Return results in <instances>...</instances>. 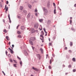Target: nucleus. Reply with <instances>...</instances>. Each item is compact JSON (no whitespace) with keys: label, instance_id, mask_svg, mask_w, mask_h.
Returning a JSON list of instances; mask_svg holds the SVG:
<instances>
[{"label":"nucleus","instance_id":"obj_3","mask_svg":"<svg viewBox=\"0 0 76 76\" xmlns=\"http://www.w3.org/2000/svg\"><path fill=\"white\" fill-rule=\"evenodd\" d=\"M40 39L41 40H44V37H43V35H40Z\"/></svg>","mask_w":76,"mask_h":76},{"label":"nucleus","instance_id":"obj_35","mask_svg":"<svg viewBox=\"0 0 76 76\" xmlns=\"http://www.w3.org/2000/svg\"><path fill=\"white\" fill-rule=\"evenodd\" d=\"M51 61H52V60L50 59V64H51Z\"/></svg>","mask_w":76,"mask_h":76},{"label":"nucleus","instance_id":"obj_34","mask_svg":"<svg viewBox=\"0 0 76 76\" xmlns=\"http://www.w3.org/2000/svg\"><path fill=\"white\" fill-rule=\"evenodd\" d=\"M38 13H37L35 14V15L36 16H38Z\"/></svg>","mask_w":76,"mask_h":76},{"label":"nucleus","instance_id":"obj_7","mask_svg":"<svg viewBox=\"0 0 76 76\" xmlns=\"http://www.w3.org/2000/svg\"><path fill=\"white\" fill-rule=\"evenodd\" d=\"M32 69H33V70H35L36 71H38V69L35 68L34 67H32Z\"/></svg>","mask_w":76,"mask_h":76},{"label":"nucleus","instance_id":"obj_50","mask_svg":"<svg viewBox=\"0 0 76 76\" xmlns=\"http://www.w3.org/2000/svg\"><path fill=\"white\" fill-rule=\"evenodd\" d=\"M53 5L54 6H55V3H53Z\"/></svg>","mask_w":76,"mask_h":76},{"label":"nucleus","instance_id":"obj_48","mask_svg":"<svg viewBox=\"0 0 76 76\" xmlns=\"http://www.w3.org/2000/svg\"><path fill=\"white\" fill-rule=\"evenodd\" d=\"M74 7H76V4H75V5H74Z\"/></svg>","mask_w":76,"mask_h":76},{"label":"nucleus","instance_id":"obj_24","mask_svg":"<svg viewBox=\"0 0 76 76\" xmlns=\"http://www.w3.org/2000/svg\"><path fill=\"white\" fill-rule=\"evenodd\" d=\"M28 7H29V8H30V9H31V8L32 7V6L30 5H28Z\"/></svg>","mask_w":76,"mask_h":76},{"label":"nucleus","instance_id":"obj_19","mask_svg":"<svg viewBox=\"0 0 76 76\" xmlns=\"http://www.w3.org/2000/svg\"><path fill=\"white\" fill-rule=\"evenodd\" d=\"M20 9L21 10H22V9H23V7H22V6H20Z\"/></svg>","mask_w":76,"mask_h":76},{"label":"nucleus","instance_id":"obj_44","mask_svg":"<svg viewBox=\"0 0 76 76\" xmlns=\"http://www.w3.org/2000/svg\"><path fill=\"white\" fill-rule=\"evenodd\" d=\"M48 55H46V58H48Z\"/></svg>","mask_w":76,"mask_h":76},{"label":"nucleus","instance_id":"obj_23","mask_svg":"<svg viewBox=\"0 0 76 76\" xmlns=\"http://www.w3.org/2000/svg\"><path fill=\"white\" fill-rule=\"evenodd\" d=\"M41 34L42 35H44V32L43 31H41Z\"/></svg>","mask_w":76,"mask_h":76},{"label":"nucleus","instance_id":"obj_20","mask_svg":"<svg viewBox=\"0 0 76 76\" xmlns=\"http://www.w3.org/2000/svg\"><path fill=\"white\" fill-rule=\"evenodd\" d=\"M70 46H72L73 45V43H72V42H71L70 43Z\"/></svg>","mask_w":76,"mask_h":76},{"label":"nucleus","instance_id":"obj_57","mask_svg":"<svg viewBox=\"0 0 76 76\" xmlns=\"http://www.w3.org/2000/svg\"><path fill=\"white\" fill-rule=\"evenodd\" d=\"M10 42H9V45H10Z\"/></svg>","mask_w":76,"mask_h":76},{"label":"nucleus","instance_id":"obj_63","mask_svg":"<svg viewBox=\"0 0 76 76\" xmlns=\"http://www.w3.org/2000/svg\"><path fill=\"white\" fill-rule=\"evenodd\" d=\"M60 10H61V9H60Z\"/></svg>","mask_w":76,"mask_h":76},{"label":"nucleus","instance_id":"obj_17","mask_svg":"<svg viewBox=\"0 0 76 76\" xmlns=\"http://www.w3.org/2000/svg\"><path fill=\"white\" fill-rule=\"evenodd\" d=\"M31 32L33 33V32H34V28H32L31 29Z\"/></svg>","mask_w":76,"mask_h":76},{"label":"nucleus","instance_id":"obj_28","mask_svg":"<svg viewBox=\"0 0 76 76\" xmlns=\"http://www.w3.org/2000/svg\"><path fill=\"white\" fill-rule=\"evenodd\" d=\"M35 12H38V10H37V9H35V10L34 11Z\"/></svg>","mask_w":76,"mask_h":76},{"label":"nucleus","instance_id":"obj_18","mask_svg":"<svg viewBox=\"0 0 76 76\" xmlns=\"http://www.w3.org/2000/svg\"><path fill=\"white\" fill-rule=\"evenodd\" d=\"M40 50L41 51V53H43V49L42 48H41L40 49Z\"/></svg>","mask_w":76,"mask_h":76},{"label":"nucleus","instance_id":"obj_11","mask_svg":"<svg viewBox=\"0 0 76 76\" xmlns=\"http://www.w3.org/2000/svg\"><path fill=\"white\" fill-rule=\"evenodd\" d=\"M7 6H5V10L6 12H7V10L8 9V8L7 7H6Z\"/></svg>","mask_w":76,"mask_h":76},{"label":"nucleus","instance_id":"obj_55","mask_svg":"<svg viewBox=\"0 0 76 76\" xmlns=\"http://www.w3.org/2000/svg\"><path fill=\"white\" fill-rule=\"evenodd\" d=\"M18 18H19V19H20V17H18Z\"/></svg>","mask_w":76,"mask_h":76},{"label":"nucleus","instance_id":"obj_15","mask_svg":"<svg viewBox=\"0 0 76 76\" xmlns=\"http://www.w3.org/2000/svg\"><path fill=\"white\" fill-rule=\"evenodd\" d=\"M39 20L40 22H42L43 21V19H40Z\"/></svg>","mask_w":76,"mask_h":76},{"label":"nucleus","instance_id":"obj_46","mask_svg":"<svg viewBox=\"0 0 76 76\" xmlns=\"http://www.w3.org/2000/svg\"><path fill=\"white\" fill-rule=\"evenodd\" d=\"M8 57H11V56H10V55H8Z\"/></svg>","mask_w":76,"mask_h":76},{"label":"nucleus","instance_id":"obj_10","mask_svg":"<svg viewBox=\"0 0 76 76\" xmlns=\"http://www.w3.org/2000/svg\"><path fill=\"white\" fill-rule=\"evenodd\" d=\"M29 42L30 43V44H31V45H33V42H32V41L31 40H29Z\"/></svg>","mask_w":76,"mask_h":76},{"label":"nucleus","instance_id":"obj_51","mask_svg":"<svg viewBox=\"0 0 76 76\" xmlns=\"http://www.w3.org/2000/svg\"><path fill=\"white\" fill-rule=\"evenodd\" d=\"M6 3L7 4H8V3H9V2H8V1H7Z\"/></svg>","mask_w":76,"mask_h":76},{"label":"nucleus","instance_id":"obj_53","mask_svg":"<svg viewBox=\"0 0 76 76\" xmlns=\"http://www.w3.org/2000/svg\"><path fill=\"white\" fill-rule=\"evenodd\" d=\"M12 47H14V45H12Z\"/></svg>","mask_w":76,"mask_h":76},{"label":"nucleus","instance_id":"obj_41","mask_svg":"<svg viewBox=\"0 0 76 76\" xmlns=\"http://www.w3.org/2000/svg\"><path fill=\"white\" fill-rule=\"evenodd\" d=\"M40 27L41 28V29H40V31H41V30H42V26H41L40 25Z\"/></svg>","mask_w":76,"mask_h":76},{"label":"nucleus","instance_id":"obj_22","mask_svg":"<svg viewBox=\"0 0 76 76\" xmlns=\"http://www.w3.org/2000/svg\"><path fill=\"white\" fill-rule=\"evenodd\" d=\"M72 61H74V62H75V58H72Z\"/></svg>","mask_w":76,"mask_h":76},{"label":"nucleus","instance_id":"obj_45","mask_svg":"<svg viewBox=\"0 0 76 76\" xmlns=\"http://www.w3.org/2000/svg\"><path fill=\"white\" fill-rule=\"evenodd\" d=\"M6 55L7 56V51H6Z\"/></svg>","mask_w":76,"mask_h":76},{"label":"nucleus","instance_id":"obj_31","mask_svg":"<svg viewBox=\"0 0 76 76\" xmlns=\"http://www.w3.org/2000/svg\"><path fill=\"white\" fill-rule=\"evenodd\" d=\"M19 25H18L17 26V27H16V29H18V27H19Z\"/></svg>","mask_w":76,"mask_h":76},{"label":"nucleus","instance_id":"obj_36","mask_svg":"<svg viewBox=\"0 0 76 76\" xmlns=\"http://www.w3.org/2000/svg\"><path fill=\"white\" fill-rule=\"evenodd\" d=\"M49 69H51V66H49Z\"/></svg>","mask_w":76,"mask_h":76},{"label":"nucleus","instance_id":"obj_43","mask_svg":"<svg viewBox=\"0 0 76 76\" xmlns=\"http://www.w3.org/2000/svg\"><path fill=\"white\" fill-rule=\"evenodd\" d=\"M67 47H65L64 48V50H67Z\"/></svg>","mask_w":76,"mask_h":76},{"label":"nucleus","instance_id":"obj_61","mask_svg":"<svg viewBox=\"0 0 76 76\" xmlns=\"http://www.w3.org/2000/svg\"><path fill=\"white\" fill-rule=\"evenodd\" d=\"M0 6L1 7H2V5H1Z\"/></svg>","mask_w":76,"mask_h":76},{"label":"nucleus","instance_id":"obj_56","mask_svg":"<svg viewBox=\"0 0 76 76\" xmlns=\"http://www.w3.org/2000/svg\"><path fill=\"white\" fill-rule=\"evenodd\" d=\"M42 42H44V40H42Z\"/></svg>","mask_w":76,"mask_h":76},{"label":"nucleus","instance_id":"obj_54","mask_svg":"<svg viewBox=\"0 0 76 76\" xmlns=\"http://www.w3.org/2000/svg\"><path fill=\"white\" fill-rule=\"evenodd\" d=\"M49 42H50V38H49Z\"/></svg>","mask_w":76,"mask_h":76},{"label":"nucleus","instance_id":"obj_21","mask_svg":"<svg viewBox=\"0 0 76 76\" xmlns=\"http://www.w3.org/2000/svg\"><path fill=\"white\" fill-rule=\"evenodd\" d=\"M4 32L5 33H7V31L6 29H5L4 30Z\"/></svg>","mask_w":76,"mask_h":76},{"label":"nucleus","instance_id":"obj_25","mask_svg":"<svg viewBox=\"0 0 76 76\" xmlns=\"http://www.w3.org/2000/svg\"><path fill=\"white\" fill-rule=\"evenodd\" d=\"M50 23H51V21H50V20H48V24H50Z\"/></svg>","mask_w":76,"mask_h":76},{"label":"nucleus","instance_id":"obj_64","mask_svg":"<svg viewBox=\"0 0 76 76\" xmlns=\"http://www.w3.org/2000/svg\"><path fill=\"white\" fill-rule=\"evenodd\" d=\"M24 76H25V75H24Z\"/></svg>","mask_w":76,"mask_h":76},{"label":"nucleus","instance_id":"obj_62","mask_svg":"<svg viewBox=\"0 0 76 76\" xmlns=\"http://www.w3.org/2000/svg\"><path fill=\"white\" fill-rule=\"evenodd\" d=\"M43 45H41V46H42Z\"/></svg>","mask_w":76,"mask_h":76},{"label":"nucleus","instance_id":"obj_40","mask_svg":"<svg viewBox=\"0 0 76 76\" xmlns=\"http://www.w3.org/2000/svg\"><path fill=\"white\" fill-rule=\"evenodd\" d=\"M68 51L69 53H72V50H69Z\"/></svg>","mask_w":76,"mask_h":76},{"label":"nucleus","instance_id":"obj_1","mask_svg":"<svg viewBox=\"0 0 76 76\" xmlns=\"http://www.w3.org/2000/svg\"><path fill=\"white\" fill-rule=\"evenodd\" d=\"M38 26H39V24H38V23H35L34 26V28L36 29H38Z\"/></svg>","mask_w":76,"mask_h":76},{"label":"nucleus","instance_id":"obj_38","mask_svg":"<svg viewBox=\"0 0 76 76\" xmlns=\"http://www.w3.org/2000/svg\"><path fill=\"white\" fill-rule=\"evenodd\" d=\"M73 72H76V70L75 69H73Z\"/></svg>","mask_w":76,"mask_h":76},{"label":"nucleus","instance_id":"obj_49","mask_svg":"<svg viewBox=\"0 0 76 76\" xmlns=\"http://www.w3.org/2000/svg\"><path fill=\"white\" fill-rule=\"evenodd\" d=\"M18 58V59H19V60H20V58H19V57L17 56Z\"/></svg>","mask_w":76,"mask_h":76},{"label":"nucleus","instance_id":"obj_27","mask_svg":"<svg viewBox=\"0 0 76 76\" xmlns=\"http://www.w3.org/2000/svg\"><path fill=\"white\" fill-rule=\"evenodd\" d=\"M20 63L21 66H22V61H20Z\"/></svg>","mask_w":76,"mask_h":76},{"label":"nucleus","instance_id":"obj_14","mask_svg":"<svg viewBox=\"0 0 76 76\" xmlns=\"http://www.w3.org/2000/svg\"><path fill=\"white\" fill-rule=\"evenodd\" d=\"M54 14H56V9H55L54 10Z\"/></svg>","mask_w":76,"mask_h":76},{"label":"nucleus","instance_id":"obj_8","mask_svg":"<svg viewBox=\"0 0 76 76\" xmlns=\"http://www.w3.org/2000/svg\"><path fill=\"white\" fill-rule=\"evenodd\" d=\"M8 18L9 19V22L10 23H11V20H10V15L9 14H8Z\"/></svg>","mask_w":76,"mask_h":76},{"label":"nucleus","instance_id":"obj_32","mask_svg":"<svg viewBox=\"0 0 76 76\" xmlns=\"http://www.w3.org/2000/svg\"><path fill=\"white\" fill-rule=\"evenodd\" d=\"M13 61H14L15 63H17V61H16L15 60H13Z\"/></svg>","mask_w":76,"mask_h":76},{"label":"nucleus","instance_id":"obj_2","mask_svg":"<svg viewBox=\"0 0 76 76\" xmlns=\"http://www.w3.org/2000/svg\"><path fill=\"white\" fill-rule=\"evenodd\" d=\"M37 56L39 60L41 59V55H40V54H37Z\"/></svg>","mask_w":76,"mask_h":76},{"label":"nucleus","instance_id":"obj_16","mask_svg":"<svg viewBox=\"0 0 76 76\" xmlns=\"http://www.w3.org/2000/svg\"><path fill=\"white\" fill-rule=\"evenodd\" d=\"M17 32L18 34H21V33L19 31H18Z\"/></svg>","mask_w":76,"mask_h":76},{"label":"nucleus","instance_id":"obj_33","mask_svg":"<svg viewBox=\"0 0 76 76\" xmlns=\"http://www.w3.org/2000/svg\"><path fill=\"white\" fill-rule=\"evenodd\" d=\"M72 67V65H69L68 66V67L69 68H70V67Z\"/></svg>","mask_w":76,"mask_h":76},{"label":"nucleus","instance_id":"obj_60","mask_svg":"<svg viewBox=\"0 0 76 76\" xmlns=\"http://www.w3.org/2000/svg\"><path fill=\"white\" fill-rule=\"evenodd\" d=\"M31 76H34V75H31Z\"/></svg>","mask_w":76,"mask_h":76},{"label":"nucleus","instance_id":"obj_5","mask_svg":"<svg viewBox=\"0 0 76 76\" xmlns=\"http://www.w3.org/2000/svg\"><path fill=\"white\" fill-rule=\"evenodd\" d=\"M43 30H44V31H45V33H46L45 34V36H47V32H46V31L45 30V28H43Z\"/></svg>","mask_w":76,"mask_h":76},{"label":"nucleus","instance_id":"obj_47","mask_svg":"<svg viewBox=\"0 0 76 76\" xmlns=\"http://www.w3.org/2000/svg\"><path fill=\"white\" fill-rule=\"evenodd\" d=\"M3 22H4V23L5 22V20H4L3 19Z\"/></svg>","mask_w":76,"mask_h":76},{"label":"nucleus","instance_id":"obj_39","mask_svg":"<svg viewBox=\"0 0 76 76\" xmlns=\"http://www.w3.org/2000/svg\"><path fill=\"white\" fill-rule=\"evenodd\" d=\"M2 73H3L4 75V76H5V73H4V72H3V71H2Z\"/></svg>","mask_w":76,"mask_h":76},{"label":"nucleus","instance_id":"obj_26","mask_svg":"<svg viewBox=\"0 0 76 76\" xmlns=\"http://www.w3.org/2000/svg\"><path fill=\"white\" fill-rule=\"evenodd\" d=\"M17 37L18 38H21V36L20 35H18V36Z\"/></svg>","mask_w":76,"mask_h":76},{"label":"nucleus","instance_id":"obj_42","mask_svg":"<svg viewBox=\"0 0 76 76\" xmlns=\"http://www.w3.org/2000/svg\"><path fill=\"white\" fill-rule=\"evenodd\" d=\"M31 40H32V41H34V38H31Z\"/></svg>","mask_w":76,"mask_h":76},{"label":"nucleus","instance_id":"obj_29","mask_svg":"<svg viewBox=\"0 0 76 76\" xmlns=\"http://www.w3.org/2000/svg\"><path fill=\"white\" fill-rule=\"evenodd\" d=\"M16 64H13V66L14 67H17V66H16Z\"/></svg>","mask_w":76,"mask_h":76},{"label":"nucleus","instance_id":"obj_52","mask_svg":"<svg viewBox=\"0 0 76 76\" xmlns=\"http://www.w3.org/2000/svg\"><path fill=\"white\" fill-rule=\"evenodd\" d=\"M23 12H24V13H26V11H24Z\"/></svg>","mask_w":76,"mask_h":76},{"label":"nucleus","instance_id":"obj_58","mask_svg":"<svg viewBox=\"0 0 76 76\" xmlns=\"http://www.w3.org/2000/svg\"><path fill=\"white\" fill-rule=\"evenodd\" d=\"M70 19H72V17H70Z\"/></svg>","mask_w":76,"mask_h":76},{"label":"nucleus","instance_id":"obj_4","mask_svg":"<svg viewBox=\"0 0 76 76\" xmlns=\"http://www.w3.org/2000/svg\"><path fill=\"white\" fill-rule=\"evenodd\" d=\"M43 9L44 11H45L46 13H48V10H47V9H45V8L44 7L43 8Z\"/></svg>","mask_w":76,"mask_h":76},{"label":"nucleus","instance_id":"obj_13","mask_svg":"<svg viewBox=\"0 0 76 76\" xmlns=\"http://www.w3.org/2000/svg\"><path fill=\"white\" fill-rule=\"evenodd\" d=\"M52 43H53V42H49V46H51V45H52Z\"/></svg>","mask_w":76,"mask_h":76},{"label":"nucleus","instance_id":"obj_12","mask_svg":"<svg viewBox=\"0 0 76 76\" xmlns=\"http://www.w3.org/2000/svg\"><path fill=\"white\" fill-rule=\"evenodd\" d=\"M6 38L8 41H9V37L8 36H6Z\"/></svg>","mask_w":76,"mask_h":76},{"label":"nucleus","instance_id":"obj_30","mask_svg":"<svg viewBox=\"0 0 76 76\" xmlns=\"http://www.w3.org/2000/svg\"><path fill=\"white\" fill-rule=\"evenodd\" d=\"M10 62H13V61L12 60V59H10Z\"/></svg>","mask_w":76,"mask_h":76},{"label":"nucleus","instance_id":"obj_6","mask_svg":"<svg viewBox=\"0 0 76 76\" xmlns=\"http://www.w3.org/2000/svg\"><path fill=\"white\" fill-rule=\"evenodd\" d=\"M9 49H10L11 53V54H13V50L10 48H9Z\"/></svg>","mask_w":76,"mask_h":76},{"label":"nucleus","instance_id":"obj_59","mask_svg":"<svg viewBox=\"0 0 76 76\" xmlns=\"http://www.w3.org/2000/svg\"><path fill=\"white\" fill-rule=\"evenodd\" d=\"M32 48L33 49H34V47H32Z\"/></svg>","mask_w":76,"mask_h":76},{"label":"nucleus","instance_id":"obj_9","mask_svg":"<svg viewBox=\"0 0 76 76\" xmlns=\"http://www.w3.org/2000/svg\"><path fill=\"white\" fill-rule=\"evenodd\" d=\"M21 29L22 30H24V29H25V27L23 26H21Z\"/></svg>","mask_w":76,"mask_h":76},{"label":"nucleus","instance_id":"obj_37","mask_svg":"<svg viewBox=\"0 0 76 76\" xmlns=\"http://www.w3.org/2000/svg\"><path fill=\"white\" fill-rule=\"evenodd\" d=\"M69 21H70V24H72V20H70Z\"/></svg>","mask_w":76,"mask_h":76}]
</instances>
